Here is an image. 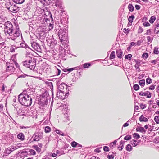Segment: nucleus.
Returning <instances> with one entry per match:
<instances>
[{"instance_id":"72a5a7b5","label":"nucleus","mask_w":159,"mask_h":159,"mask_svg":"<svg viewBox=\"0 0 159 159\" xmlns=\"http://www.w3.org/2000/svg\"><path fill=\"white\" fill-rule=\"evenodd\" d=\"M91 66V64L89 63H86L83 65V67L84 68H88Z\"/></svg>"},{"instance_id":"052dcab7","label":"nucleus","mask_w":159,"mask_h":159,"mask_svg":"<svg viewBox=\"0 0 159 159\" xmlns=\"http://www.w3.org/2000/svg\"><path fill=\"white\" fill-rule=\"evenodd\" d=\"M117 142V140H114L113 142L111 143L110 144V146H111V145H112V144H116V142Z\"/></svg>"},{"instance_id":"680f3d73","label":"nucleus","mask_w":159,"mask_h":159,"mask_svg":"<svg viewBox=\"0 0 159 159\" xmlns=\"http://www.w3.org/2000/svg\"><path fill=\"white\" fill-rule=\"evenodd\" d=\"M151 29H149L147 30L146 34L147 35H150L151 34Z\"/></svg>"},{"instance_id":"f257e3e1","label":"nucleus","mask_w":159,"mask_h":159,"mask_svg":"<svg viewBox=\"0 0 159 159\" xmlns=\"http://www.w3.org/2000/svg\"><path fill=\"white\" fill-rule=\"evenodd\" d=\"M4 32L6 35L7 34L9 35V39L13 40H15L16 38L20 36V30L18 25L16 26V29L14 32V28L13 25H11V26H10Z\"/></svg>"},{"instance_id":"de8ad7c7","label":"nucleus","mask_w":159,"mask_h":159,"mask_svg":"<svg viewBox=\"0 0 159 159\" xmlns=\"http://www.w3.org/2000/svg\"><path fill=\"white\" fill-rule=\"evenodd\" d=\"M143 25L144 26H149L150 25V24L148 22H145L143 23Z\"/></svg>"},{"instance_id":"dca6fc26","label":"nucleus","mask_w":159,"mask_h":159,"mask_svg":"<svg viewBox=\"0 0 159 159\" xmlns=\"http://www.w3.org/2000/svg\"><path fill=\"white\" fill-rule=\"evenodd\" d=\"M17 138L21 141H23L25 139V136L22 133H19L17 135Z\"/></svg>"},{"instance_id":"c03bdc74","label":"nucleus","mask_w":159,"mask_h":159,"mask_svg":"<svg viewBox=\"0 0 159 159\" xmlns=\"http://www.w3.org/2000/svg\"><path fill=\"white\" fill-rule=\"evenodd\" d=\"M143 31V29L141 27H139L138 30V33L139 34L142 33Z\"/></svg>"},{"instance_id":"f8f14e48","label":"nucleus","mask_w":159,"mask_h":159,"mask_svg":"<svg viewBox=\"0 0 159 159\" xmlns=\"http://www.w3.org/2000/svg\"><path fill=\"white\" fill-rule=\"evenodd\" d=\"M139 95L141 96H146L147 98H150L151 97V93L149 91H147L146 92H140Z\"/></svg>"},{"instance_id":"9b49d317","label":"nucleus","mask_w":159,"mask_h":159,"mask_svg":"<svg viewBox=\"0 0 159 159\" xmlns=\"http://www.w3.org/2000/svg\"><path fill=\"white\" fill-rule=\"evenodd\" d=\"M25 92L24 91L23 92L19 95L18 97V101L23 106H24V104H25V102L24 97H25L24 93Z\"/></svg>"},{"instance_id":"338daca9","label":"nucleus","mask_w":159,"mask_h":159,"mask_svg":"<svg viewBox=\"0 0 159 159\" xmlns=\"http://www.w3.org/2000/svg\"><path fill=\"white\" fill-rule=\"evenodd\" d=\"M15 48H11L10 49V51L11 52H15Z\"/></svg>"},{"instance_id":"e433bc0d","label":"nucleus","mask_w":159,"mask_h":159,"mask_svg":"<svg viewBox=\"0 0 159 159\" xmlns=\"http://www.w3.org/2000/svg\"><path fill=\"white\" fill-rule=\"evenodd\" d=\"M56 132L59 134L62 135V136H64V134L61 131L58 130V129H56Z\"/></svg>"},{"instance_id":"4468645a","label":"nucleus","mask_w":159,"mask_h":159,"mask_svg":"<svg viewBox=\"0 0 159 159\" xmlns=\"http://www.w3.org/2000/svg\"><path fill=\"white\" fill-rule=\"evenodd\" d=\"M25 152L27 153L28 155H34L36 154L35 151L31 149H28L25 151Z\"/></svg>"},{"instance_id":"13d9d810","label":"nucleus","mask_w":159,"mask_h":159,"mask_svg":"<svg viewBox=\"0 0 159 159\" xmlns=\"http://www.w3.org/2000/svg\"><path fill=\"white\" fill-rule=\"evenodd\" d=\"M135 7L136 9L139 10L140 8V6L139 5H136L135 6Z\"/></svg>"},{"instance_id":"c9c22d12","label":"nucleus","mask_w":159,"mask_h":159,"mask_svg":"<svg viewBox=\"0 0 159 159\" xmlns=\"http://www.w3.org/2000/svg\"><path fill=\"white\" fill-rule=\"evenodd\" d=\"M133 136L136 139H138L139 138H140V135L137 133H136L134 134Z\"/></svg>"},{"instance_id":"0e129e2a","label":"nucleus","mask_w":159,"mask_h":159,"mask_svg":"<svg viewBox=\"0 0 159 159\" xmlns=\"http://www.w3.org/2000/svg\"><path fill=\"white\" fill-rule=\"evenodd\" d=\"M125 142V141H121L120 142V145L124 146V144Z\"/></svg>"},{"instance_id":"20e7f679","label":"nucleus","mask_w":159,"mask_h":159,"mask_svg":"<svg viewBox=\"0 0 159 159\" xmlns=\"http://www.w3.org/2000/svg\"><path fill=\"white\" fill-rule=\"evenodd\" d=\"M43 133L40 129L36 130L30 141H38L43 137Z\"/></svg>"},{"instance_id":"f03ea898","label":"nucleus","mask_w":159,"mask_h":159,"mask_svg":"<svg viewBox=\"0 0 159 159\" xmlns=\"http://www.w3.org/2000/svg\"><path fill=\"white\" fill-rule=\"evenodd\" d=\"M64 28L60 29L58 32V36L61 43H64V41L67 42L68 38L67 34V26L65 25L64 27Z\"/></svg>"},{"instance_id":"9d476101","label":"nucleus","mask_w":159,"mask_h":159,"mask_svg":"<svg viewBox=\"0 0 159 159\" xmlns=\"http://www.w3.org/2000/svg\"><path fill=\"white\" fill-rule=\"evenodd\" d=\"M31 46L34 50L38 52H41V49L40 46L37 43L33 42L31 43Z\"/></svg>"},{"instance_id":"423d86ee","label":"nucleus","mask_w":159,"mask_h":159,"mask_svg":"<svg viewBox=\"0 0 159 159\" xmlns=\"http://www.w3.org/2000/svg\"><path fill=\"white\" fill-rule=\"evenodd\" d=\"M25 97L24 98L25 101V104L24 106H29L31 105L32 103V99L30 96V95H29L27 93H24Z\"/></svg>"},{"instance_id":"37998d69","label":"nucleus","mask_w":159,"mask_h":159,"mask_svg":"<svg viewBox=\"0 0 159 159\" xmlns=\"http://www.w3.org/2000/svg\"><path fill=\"white\" fill-rule=\"evenodd\" d=\"M66 88V90L68 91V92H66L65 93L66 94H69V91H70L71 89V87L67 85Z\"/></svg>"},{"instance_id":"aec40b11","label":"nucleus","mask_w":159,"mask_h":159,"mask_svg":"<svg viewBox=\"0 0 159 159\" xmlns=\"http://www.w3.org/2000/svg\"><path fill=\"white\" fill-rule=\"evenodd\" d=\"M139 84L143 87L144 86L145 84V80L144 79H142L139 80Z\"/></svg>"},{"instance_id":"4be33fe9","label":"nucleus","mask_w":159,"mask_h":159,"mask_svg":"<svg viewBox=\"0 0 159 159\" xmlns=\"http://www.w3.org/2000/svg\"><path fill=\"white\" fill-rule=\"evenodd\" d=\"M132 141H133V143H132L133 141H131V143L133 147H135L136 146L138 145L139 143V142H138L136 140H133Z\"/></svg>"},{"instance_id":"09e8293b","label":"nucleus","mask_w":159,"mask_h":159,"mask_svg":"<svg viewBox=\"0 0 159 159\" xmlns=\"http://www.w3.org/2000/svg\"><path fill=\"white\" fill-rule=\"evenodd\" d=\"M103 150L105 152H108L109 151V148L107 146H105L103 147Z\"/></svg>"},{"instance_id":"473e14b6","label":"nucleus","mask_w":159,"mask_h":159,"mask_svg":"<svg viewBox=\"0 0 159 159\" xmlns=\"http://www.w3.org/2000/svg\"><path fill=\"white\" fill-rule=\"evenodd\" d=\"M27 59H28V60H26L23 62V65L28 67L29 66V58H27Z\"/></svg>"},{"instance_id":"49530a36","label":"nucleus","mask_w":159,"mask_h":159,"mask_svg":"<svg viewBox=\"0 0 159 159\" xmlns=\"http://www.w3.org/2000/svg\"><path fill=\"white\" fill-rule=\"evenodd\" d=\"M148 56V54L147 53H144L142 55V57H143V58H145V59L147 58Z\"/></svg>"},{"instance_id":"6e6d98bb","label":"nucleus","mask_w":159,"mask_h":159,"mask_svg":"<svg viewBox=\"0 0 159 159\" xmlns=\"http://www.w3.org/2000/svg\"><path fill=\"white\" fill-rule=\"evenodd\" d=\"M152 40V38L150 36L147 37V40L148 42H151Z\"/></svg>"},{"instance_id":"f3484780","label":"nucleus","mask_w":159,"mask_h":159,"mask_svg":"<svg viewBox=\"0 0 159 159\" xmlns=\"http://www.w3.org/2000/svg\"><path fill=\"white\" fill-rule=\"evenodd\" d=\"M136 130L137 131H139L142 133L143 134H145L146 132V130L144 129L143 127H137L136 128Z\"/></svg>"},{"instance_id":"ea45409f","label":"nucleus","mask_w":159,"mask_h":159,"mask_svg":"<svg viewBox=\"0 0 159 159\" xmlns=\"http://www.w3.org/2000/svg\"><path fill=\"white\" fill-rule=\"evenodd\" d=\"M48 94V92L47 91H46L44 92L42 94V96L43 98H46L48 96L47 95Z\"/></svg>"},{"instance_id":"412c9836","label":"nucleus","mask_w":159,"mask_h":159,"mask_svg":"<svg viewBox=\"0 0 159 159\" xmlns=\"http://www.w3.org/2000/svg\"><path fill=\"white\" fill-rule=\"evenodd\" d=\"M33 147L38 153H39L41 152V148H39L37 145H34Z\"/></svg>"},{"instance_id":"a18cd8bd","label":"nucleus","mask_w":159,"mask_h":159,"mask_svg":"<svg viewBox=\"0 0 159 159\" xmlns=\"http://www.w3.org/2000/svg\"><path fill=\"white\" fill-rule=\"evenodd\" d=\"M66 22L67 20H66V19H65V20L61 19L60 20V22L61 24L63 25L64 24L65 25V24L66 23Z\"/></svg>"},{"instance_id":"603ef678","label":"nucleus","mask_w":159,"mask_h":159,"mask_svg":"<svg viewBox=\"0 0 159 159\" xmlns=\"http://www.w3.org/2000/svg\"><path fill=\"white\" fill-rule=\"evenodd\" d=\"M107 157L109 159H113L114 156L112 155H108L107 156Z\"/></svg>"},{"instance_id":"c85d7f7f","label":"nucleus","mask_w":159,"mask_h":159,"mask_svg":"<svg viewBox=\"0 0 159 159\" xmlns=\"http://www.w3.org/2000/svg\"><path fill=\"white\" fill-rule=\"evenodd\" d=\"M67 86V85L66 84H61L59 86V88L61 89H63L64 88H66Z\"/></svg>"},{"instance_id":"a878e982","label":"nucleus","mask_w":159,"mask_h":159,"mask_svg":"<svg viewBox=\"0 0 159 159\" xmlns=\"http://www.w3.org/2000/svg\"><path fill=\"white\" fill-rule=\"evenodd\" d=\"M128 8L130 12H132L134 10V7L133 5L129 4L128 6Z\"/></svg>"},{"instance_id":"5701e85b","label":"nucleus","mask_w":159,"mask_h":159,"mask_svg":"<svg viewBox=\"0 0 159 159\" xmlns=\"http://www.w3.org/2000/svg\"><path fill=\"white\" fill-rule=\"evenodd\" d=\"M25 0H13V1L15 3L18 4H21L23 3Z\"/></svg>"},{"instance_id":"6ab92c4d","label":"nucleus","mask_w":159,"mask_h":159,"mask_svg":"<svg viewBox=\"0 0 159 159\" xmlns=\"http://www.w3.org/2000/svg\"><path fill=\"white\" fill-rule=\"evenodd\" d=\"M139 119L140 121L147 122L148 120V118L145 117L143 115H141Z\"/></svg>"},{"instance_id":"cd10ccee","label":"nucleus","mask_w":159,"mask_h":159,"mask_svg":"<svg viewBox=\"0 0 159 159\" xmlns=\"http://www.w3.org/2000/svg\"><path fill=\"white\" fill-rule=\"evenodd\" d=\"M115 57V51H113L110 56V57H109V58H110V59H112L114 58Z\"/></svg>"},{"instance_id":"ddd939ff","label":"nucleus","mask_w":159,"mask_h":159,"mask_svg":"<svg viewBox=\"0 0 159 159\" xmlns=\"http://www.w3.org/2000/svg\"><path fill=\"white\" fill-rule=\"evenodd\" d=\"M11 25H12V24L11 22L8 21L5 22L4 24V31L11 26Z\"/></svg>"},{"instance_id":"864d4df0","label":"nucleus","mask_w":159,"mask_h":159,"mask_svg":"<svg viewBox=\"0 0 159 159\" xmlns=\"http://www.w3.org/2000/svg\"><path fill=\"white\" fill-rule=\"evenodd\" d=\"M155 88V86L153 85H151L149 88V89L153 90Z\"/></svg>"},{"instance_id":"a211bd4d","label":"nucleus","mask_w":159,"mask_h":159,"mask_svg":"<svg viewBox=\"0 0 159 159\" xmlns=\"http://www.w3.org/2000/svg\"><path fill=\"white\" fill-rule=\"evenodd\" d=\"M116 52L117 56L119 58H121L122 57L123 52L121 50H116Z\"/></svg>"},{"instance_id":"1a4fd4ad","label":"nucleus","mask_w":159,"mask_h":159,"mask_svg":"<svg viewBox=\"0 0 159 159\" xmlns=\"http://www.w3.org/2000/svg\"><path fill=\"white\" fill-rule=\"evenodd\" d=\"M7 67L6 69L7 72L12 73L15 71V68L14 67V64L13 63H7Z\"/></svg>"},{"instance_id":"6e6552de","label":"nucleus","mask_w":159,"mask_h":159,"mask_svg":"<svg viewBox=\"0 0 159 159\" xmlns=\"http://www.w3.org/2000/svg\"><path fill=\"white\" fill-rule=\"evenodd\" d=\"M31 56L30 55H28V57H26L27 58H29V68L30 69L33 70L35 68L36 66L35 63L34 62V61H32V60Z\"/></svg>"},{"instance_id":"0eeeda50","label":"nucleus","mask_w":159,"mask_h":159,"mask_svg":"<svg viewBox=\"0 0 159 159\" xmlns=\"http://www.w3.org/2000/svg\"><path fill=\"white\" fill-rule=\"evenodd\" d=\"M18 148V146H16L14 145L10 147H9L5 149L4 152V154L5 156H7L11 153Z\"/></svg>"},{"instance_id":"7ed1b4c3","label":"nucleus","mask_w":159,"mask_h":159,"mask_svg":"<svg viewBox=\"0 0 159 159\" xmlns=\"http://www.w3.org/2000/svg\"><path fill=\"white\" fill-rule=\"evenodd\" d=\"M6 8L9 11L13 13H16L19 10V7L16 4L10 2H7L5 4Z\"/></svg>"},{"instance_id":"bb28decb","label":"nucleus","mask_w":159,"mask_h":159,"mask_svg":"<svg viewBox=\"0 0 159 159\" xmlns=\"http://www.w3.org/2000/svg\"><path fill=\"white\" fill-rule=\"evenodd\" d=\"M126 149L127 151L130 152L132 150V148L130 144H128L126 147Z\"/></svg>"},{"instance_id":"3c124183","label":"nucleus","mask_w":159,"mask_h":159,"mask_svg":"<svg viewBox=\"0 0 159 159\" xmlns=\"http://www.w3.org/2000/svg\"><path fill=\"white\" fill-rule=\"evenodd\" d=\"M143 42V40H138L137 42V44L138 46H140L141 45V44Z\"/></svg>"},{"instance_id":"bf43d9fd","label":"nucleus","mask_w":159,"mask_h":159,"mask_svg":"<svg viewBox=\"0 0 159 159\" xmlns=\"http://www.w3.org/2000/svg\"><path fill=\"white\" fill-rule=\"evenodd\" d=\"M129 121H127L126 123H125L123 125V127H126L128 126L129 125L128 123Z\"/></svg>"},{"instance_id":"a19ab883","label":"nucleus","mask_w":159,"mask_h":159,"mask_svg":"<svg viewBox=\"0 0 159 159\" xmlns=\"http://www.w3.org/2000/svg\"><path fill=\"white\" fill-rule=\"evenodd\" d=\"M154 120L157 124L159 123V117L158 116H156L154 117Z\"/></svg>"},{"instance_id":"39448f33","label":"nucleus","mask_w":159,"mask_h":159,"mask_svg":"<svg viewBox=\"0 0 159 159\" xmlns=\"http://www.w3.org/2000/svg\"><path fill=\"white\" fill-rule=\"evenodd\" d=\"M20 47L23 48H25L26 50V57H28V55H30L32 56L31 54L30 53L31 51H32V50L30 47L26 44L25 42H22L20 44Z\"/></svg>"},{"instance_id":"393cba45","label":"nucleus","mask_w":159,"mask_h":159,"mask_svg":"<svg viewBox=\"0 0 159 159\" xmlns=\"http://www.w3.org/2000/svg\"><path fill=\"white\" fill-rule=\"evenodd\" d=\"M156 20V17H155V16H152L150 20H149V22L151 23H153L154 21L155 20Z\"/></svg>"},{"instance_id":"c756f323","label":"nucleus","mask_w":159,"mask_h":159,"mask_svg":"<svg viewBox=\"0 0 159 159\" xmlns=\"http://www.w3.org/2000/svg\"><path fill=\"white\" fill-rule=\"evenodd\" d=\"M51 130V128L48 126H46L45 127L44 129V131L45 132L47 133H49Z\"/></svg>"},{"instance_id":"4c0bfd02","label":"nucleus","mask_w":159,"mask_h":159,"mask_svg":"<svg viewBox=\"0 0 159 159\" xmlns=\"http://www.w3.org/2000/svg\"><path fill=\"white\" fill-rule=\"evenodd\" d=\"M132 57V55L131 54H128L127 55H125V59H129L130 60Z\"/></svg>"},{"instance_id":"f704fd0d","label":"nucleus","mask_w":159,"mask_h":159,"mask_svg":"<svg viewBox=\"0 0 159 159\" xmlns=\"http://www.w3.org/2000/svg\"><path fill=\"white\" fill-rule=\"evenodd\" d=\"M71 144L73 147H76L78 144V143L75 141H73L71 143Z\"/></svg>"},{"instance_id":"5fc2aeb1","label":"nucleus","mask_w":159,"mask_h":159,"mask_svg":"<svg viewBox=\"0 0 159 159\" xmlns=\"http://www.w3.org/2000/svg\"><path fill=\"white\" fill-rule=\"evenodd\" d=\"M157 59H155V60H152L150 61V62L151 63L154 64H155L157 63Z\"/></svg>"},{"instance_id":"2f4dec72","label":"nucleus","mask_w":159,"mask_h":159,"mask_svg":"<svg viewBox=\"0 0 159 159\" xmlns=\"http://www.w3.org/2000/svg\"><path fill=\"white\" fill-rule=\"evenodd\" d=\"M131 136L129 135H127L124 138V139L126 140H129L131 139Z\"/></svg>"},{"instance_id":"7c9ffc66","label":"nucleus","mask_w":159,"mask_h":159,"mask_svg":"<svg viewBox=\"0 0 159 159\" xmlns=\"http://www.w3.org/2000/svg\"><path fill=\"white\" fill-rule=\"evenodd\" d=\"M153 53L155 54H158L159 53V51L158 50V48L155 47L154 48Z\"/></svg>"},{"instance_id":"4d7b16f0","label":"nucleus","mask_w":159,"mask_h":159,"mask_svg":"<svg viewBox=\"0 0 159 159\" xmlns=\"http://www.w3.org/2000/svg\"><path fill=\"white\" fill-rule=\"evenodd\" d=\"M75 68H68V69H67L68 73H69V72H71Z\"/></svg>"},{"instance_id":"774afa93","label":"nucleus","mask_w":159,"mask_h":159,"mask_svg":"<svg viewBox=\"0 0 159 159\" xmlns=\"http://www.w3.org/2000/svg\"><path fill=\"white\" fill-rule=\"evenodd\" d=\"M91 159H99L98 157L96 156H93L92 157Z\"/></svg>"},{"instance_id":"8fccbe9b","label":"nucleus","mask_w":159,"mask_h":159,"mask_svg":"<svg viewBox=\"0 0 159 159\" xmlns=\"http://www.w3.org/2000/svg\"><path fill=\"white\" fill-rule=\"evenodd\" d=\"M140 107L142 109H144L146 107V105L143 104H141L140 105Z\"/></svg>"},{"instance_id":"2eb2a0df","label":"nucleus","mask_w":159,"mask_h":159,"mask_svg":"<svg viewBox=\"0 0 159 159\" xmlns=\"http://www.w3.org/2000/svg\"><path fill=\"white\" fill-rule=\"evenodd\" d=\"M49 39L50 38H48V37H47V41L48 40V42L51 43V44H52V45H54L56 43V42L54 40V38L52 37L51 36L50 39Z\"/></svg>"},{"instance_id":"e2e57ef3","label":"nucleus","mask_w":159,"mask_h":159,"mask_svg":"<svg viewBox=\"0 0 159 159\" xmlns=\"http://www.w3.org/2000/svg\"><path fill=\"white\" fill-rule=\"evenodd\" d=\"M124 146L121 145L120 147L119 146L118 148L120 151H121L124 148Z\"/></svg>"},{"instance_id":"79ce46f5","label":"nucleus","mask_w":159,"mask_h":159,"mask_svg":"<svg viewBox=\"0 0 159 159\" xmlns=\"http://www.w3.org/2000/svg\"><path fill=\"white\" fill-rule=\"evenodd\" d=\"M146 83L148 84H150L152 83V81L151 79L148 78L146 79Z\"/></svg>"},{"instance_id":"58836bf2","label":"nucleus","mask_w":159,"mask_h":159,"mask_svg":"<svg viewBox=\"0 0 159 159\" xmlns=\"http://www.w3.org/2000/svg\"><path fill=\"white\" fill-rule=\"evenodd\" d=\"M133 88L135 90L137 91L139 89V87L138 84H135L133 86Z\"/></svg>"},{"instance_id":"b1692460","label":"nucleus","mask_w":159,"mask_h":159,"mask_svg":"<svg viewBox=\"0 0 159 159\" xmlns=\"http://www.w3.org/2000/svg\"><path fill=\"white\" fill-rule=\"evenodd\" d=\"M134 15H131V16H129L128 19V20L129 22L132 23L133 20L134 19Z\"/></svg>"},{"instance_id":"69168bd1","label":"nucleus","mask_w":159,"mask_h":159,"mask_svg":"<svg viewBox=\"0 0 159 159\" xmlns=\"http://www.w3.org/2000/svg\"><path fill=\"white\" fill-rule=\"evenodd\" d=\"M48 14V15L51 17H52V15L51 14V12L50 11H47L46 12V13L45 14Z\"/></svg>"}]
</instances>
